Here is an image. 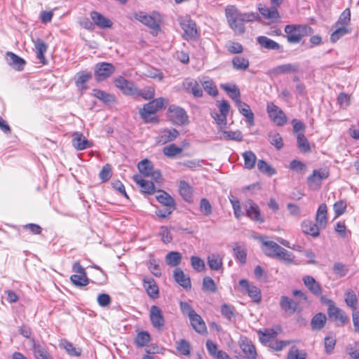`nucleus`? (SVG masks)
<instances>
[{
    "label": "nucleus",
    "mask_w": 359,
    "mask_h": 359,
    "mask_svg": "<svg viewBox=\"0 0 359 359\" xmlns=\"http://www.w3.org/2000/svg\"><path fill=\"white\" fill-rule=\"evenodd\" d=\"M90 18L93 22L102 29L110 28L112 26V22L100 13L97 11H92L90 14Z\"/></svg>",
    "instance_id": "nucleus-22"
},
{
    "label": "nucleus",
    "mask_w": 359,
    "mask_h": 359,
    "mask_svg": "<svg viewBox=\"0 0 359 359\" xmlns=\"http://www.w3.org/2000/svg\"><path fill=\"white\" fill-rule=\"evenodd\" d=\"M115 86L124 94L135 95L137 93V88L131 81L126 80L123 76H118L114 79Z\"/></svg>",
    "instance_id": "nucleus-12"
},
{
    "label": "nucleus",
    "mask_w": 359,
    "mask_h": 359,
    "mask_svg": "<svg viewBox=\"0 0 359 359\" xmlns=\"http://www.w3.org/2000/svg\"><path fill=\"white\" fill-rule=\"evenodd\" d=\"M327 208L326 204L322 203L319 205L316 215V222L321 227L322 229H325L326 227L327 223Z\"/></svg>",
    "instance_id": "nucleus-28"
},
{
    "label": "nucleus",
    "mask_w": 359,
    "mask_h": 359,
    "mask_svg": "<svg viewBox=\"0 0 359 359\" xmlns=\"http://www.w3.org/2000/svg\"><path fill=\"white\" fill-rule=\"evenodd\" d=\"M169 120L175 125L184 126L189 123V118L186 111L175 104L169 106L167 111Z\"/></svg>",
    "instance_id": "nucleus-3"
},
{
    "label": "nucleus",
    "mask_w": 359,
    "mask_h": 359,
    "mask_svg": "<svg viewBox=\"0 0 359 359\" xmlns=\"http://www.w3.org/2000/svg\"><path fill=\"white\" fill-rule=\"evenodd\" d=\"M336 339L332 335H327L325 337V351L327 354H331L335 347Z\"/></svg>",
    "instance_id": "nucleus-56"
},
{
    "label": "nucleus",
    "mask_w": 359,
    "mask_h": 359,
    "mask_svg": "<svg viewBox=\"0 0 359 359\" xmlns=\"http://www.w3.org/2000/svg\"><path fill=\"white\" fill-rule=\"evenodd\" d=\"M244 206L248 217L256 222H264L260 215L259 208L253 201L250 199L245 201Z\"/></svg>",
    "instance_id": "nucleus-15"
},
{
    "label": "nucleus",
    "mask_w": 359,
    "mask_h": 359,
    "mask_svg": "<svg viewBox=\"0 0 359 359\" xmlns=\"http://www.w3.org/2000/svg\"><path fill=\"white\" fill-rule=\"evenodd\" d=\"M204 90L210 95L216 96L218 90L212 79L204 77L200 80Z\"/></svg>",
    "instance_id": "nucleus-39"
},
{
    "label": "nucleus",
    "mask_w": 359,
    "mask_h": 359,
    "mask_svg": "<svg viewBox=\"0 0 359 359\" xmlns=\"http://www.w3.org/2000/svg\"><path fill=\"white\" fill-rule=\"evenodd\" d=\"M150 340V335L147 332H141L137 334L135 342L139 346H144Z\"/></svg>",
    "instance_id": "nucleus-64"
},
{
    "label": "nucleus",
    "mask_w": 359,
    "mask_h": 359,
    "mask_svg": "<svg viewBox=\"0 0 359 359\" xmlns=\"http://www.w3.org/2000/svg\"><path fill=\"white\" fill-rule=\"evenodd\" d=\"M165 156L168 157H174L182 152V149L176 146L175 144H169L163 149Z\"/></svg>",
    "instance_id": "nucleus-50"
},
{
    "label": "nucleus",
    "mask_w": 359,
    "mask_h": 359,
    "mask_svg": "<svg viewBox=\"0 0 359 359\" xmlns=\"http://www.w3.org/2000/svg\"><path fill=\"white\" fill-rule=\"evenodd\" d=\"M306 352L304 351H299L295 346H292L287 353V359H306Z\"/></svg>",
    "instance_id": "nucleus-58"
},
{
    "label": "nucleus",
    "mask_w": 359,
    "mask_h": 359,
    "mask_svg": "<svg viewBox=\"0 0 359 359\" xmlns=\"http://www.w3.org/2000/svg\"><path fill=\"white\" fill-rule=\"evenodd\" d=\"M257 334L259 340L262 344L270 343L271 339H275L278 333L273 329H264V330H259Z\"/></svg>",
    "instance_id": "nucleus-37"
},
{
    "label": "nucleus",
    "mask_w": 359,
    "mask_h": 359,
    "mask_svg": "<svg viewBox=\"0 0 359 359\" xmlns=\"http://www.w3.org/2000/svg\"><path fill=\"white\" fill-rule=\"evenodd\" d=\"M115 72V67L111 63L99 62L95 66L94 74L97 81H102L110 77Z\"/></svg>",
    "instance_id": "nucleus-6"
},
{
    "label": "nucleus",
    "mask_w": 359,
    "mask_h": 359,
    "mask_svg": "<svg viewBox=\"0 0 359 359\" xmlns=\"http://www.w3.org/2000/svg\"><path fill=\"white\" fill-rule=\"evenodd\" d=\"M232 65L235 69L244 71L249 67V60L242 56H236L232 60Z\"/></svg>",
    "instance_id": "nucleus-43"
},
{
    "label": "nucleus",
    "mask_w": 359,
    "mask_h": 359,
    "mask_svg": "<svg viewBox=\"0 0 359 359\" xmlns=\"http://www.w3.org/2000/svg\"><path fill=\"white\" fill-rule=\"evenodd\" d=\"M180 25L184 31V37L186 39H196L198 35L196 25L194 20L189 18H185L180 20Z\"/></svg>",
    "instance_id": "nucleus-10"
},
{
    "label": "nucleus",
    "mask_w": 359,
    "mask_h": 359,
    "mask_svg": "<svg viewBox=\"0 0 359 359\" xmlns=\"http://www.w3.org/2000/svg\"><path fill=\"white\" fill-rule=\"evenodd\" d=\"M244 159V167L246 169L250 170L254 168L257 157L252 151H247L243 154Z\"/></svg>",
    "instance_id": "nucleus-45"
},
{
    "label": "nucleus",
    "mask_w": 359,
    "mask_h": 359,
    "mask_svg": "<svg viewBox=\"0 0 359 359\" xmlns=\"http://www.w3.org/2000/svg\"><path fill=\"white\" fill-rule=\"evenodd\" d=\"M72 283L76 286H85L88 284V278L86 274H74L70 277Z\"/></svg>",
    "instance_id": "nucleus-53"
},
{
    "label": "nucleus",
    "mask_w": 359,
    "mask_h": 359,
    "mask_svg": "<svg viewBox=\"0 0 359 359\" xmlns=\"http://www.w3.org/2000/svg\"><path fill=\"white\" fill-rule=\"evenodd\" d=\"M346 352L352 359H359V343L349 344L346 347Z\"/></svg>",
    "instance_id": "nucleus-61"
},
{
    "label": "nucleus",
    "mask_w": 359,
    "mask_h": 359,
    "mask_svg": "<svg viewBox=\"0 0 359 359\" xmlns=\"http://www.w3.org/2000/svg\"><path fill=\"white\" fill-rule=\"evenodd\" d=\"M93 95L104 103H109L114 101V97L111 95L101 90H93Z\"/></svg>",
    "instance_id": "nucleus-57"
},
{
    "label": "nucleus",
    "mask_w": 359,
    "mask_h": 359,
    "mask_svg": "<svg viewBox=\"0 0 359 359\" xmlns=\"http://www.w3.org/2000/svg\"><path fill=\"white\" fill-rule=\"evenodd\" d=\"M327 317L323 313H316L311 320V327L313 330H321L325 325Z\"/></svg>",
    "instance_id": "nucleus-35"
},
{
    "label": "nucleus",
    "mask_w": 359,
    "mask_h": 359,
    "mask_svg": "<svg viewBox=\"0 0 359 359\" xmlns=\"http://www.w3.org/2000/svg\"><path fill=\"white\" fill-rule=\"evenodd\" d=\"M181 260L182 255L178 252H170L165 257L166 264L171 267L178 266L180 264Z\"/></svg>",
    "instance_id": "nucleus-42"
},
{
    "label": "nucleus",
    "mask_w": 359,
    "mask_h": 359,
    "mask_svg": "<svg viewBox=\"0 0 359 359\" xmlns=\"http://www.w3.org/2000/svg\"><path fill=\"white\" fill-rule=\"evenodd\" d=\"M6 59L7 63L9 65L12 66L13 68L18 70L22 69L25 64V62L22 58L18 57L11 52H8L6 53Z\"/></svg>",
    "instance_id": "nucleus-33"
},
{
    "label": "nucleus",
    "mask_w": 359,
    "mask_h": 359,
    "mask_svg": "<svg viewBox=\"0 0 359 359\" xmlns=\"http://www.w3.org/2000/svg\"><path fill=\"white\" fill-rule=\"evenodd\" d=\"M298 147L302 152H309L311 150L310 144L303 133H299L297 136Z\"/></svg>",
    "instance_id": "nucleus-52"
},
{
    "label": "nucleus",
    "mask_w": 359,
    "mask_h": 359,
    "mask_svg": "<svg viewBox=\"0 0 359 359\" xmlns=\"http://www.w3.org/2000/svg\"><path fill=\"white\" fill-rule=\"evenodd\" d=\"M34 46L36 53V57L39 60L42 65L46 64V59L44 56V53L46 52L48 46L46 43L40 39H37L34 41Z\"/></svg>",
    "instance_id": "nucleus-34"
},
{
    "label": "nucleus",
    "mask_w": 359,
    "mask_h": 359,
    "mask_svg": "<svg viewBox=\"0 0 359 359\" xmlns=\"http://www.w3.org/2000/svg\"><path fill=\"white\" fill-rule=\"evenodd\" d=\"M233 252L236 259L243 264L246 263L247 261V251L243 247H241L238 243H236L233 248Z\"/></svg>",
    "instance_id": "nucleus-49"
},
{
    "label": "nucleus",
    "mask_w": 359,
    "mask_h": 359,
    "mask_svg": "<svg viewBox=\"0 0 359 359\" xmlns=\"http://www.w3.org/2000/svg\"><path fill=\"white\" fill-rule=\"evenodd\" d=\"M344 300L346 305L352 309L353 311H356L358 306V299L355 293L352 290H347L344 294Z\"/></svg>",
    "instance_id": "nucleus-41"
},
{
    "label": "nucleus",
    "mask_w": 359,
    "mask_h": 359,
    "mask_svg": "<svg viewBox=\"0 0 359 359\" xmlns=\"http://www.w3.org/2000/svg\"><path fill=\"white\" fill-rule=\"evenodd\" d=\"M285 32L287 34V41L295 43L299 42L302 36L311 34L313 30L308 25H288L285 26Z\"/></svg>",
    "instance_id": "nucleus-2"
},
{
    "label": "nucleus",
    "mask_w": 359,
    "mask_h": 359,
    "mask_svg": "<svg viewBox=\"0 0 359 359\" xmlns=\"http://www.w3.org/2000/svg\"><path fill=\"white\" fill-rule=\"evenodd\" d=\"M278 8V6L272 4L271 6H267L262 4H259L258 6V9L261 15L264 18L272 21H276L280 18Z\"/></svg>",
    "instance_id": "nucleus-17"
},
{
    "label": "nucleus",
    "mask_w": 359,
    "mask_h": 359,
    "mask_svg": "<svg viewBox=\"0 0 359 359\" xmlns=\"http://www.w3.org/2000/svg\"><path fill=\"white\" fill-rule=\"evenodd\" d=\"M241 13L233 6H227L226 8V16L230 27L238 33H243L245 31L244 25L240 21Z\"/></svg>",
    "instance_id": "nucleus-4"
},
{
    "label": "nucleus",
    "mask_w": 359,
    "mask_h": 359,
    "mask_svg": "<svg viewBox=\"0 0 359 359\" xmlns=\"http://www.w3.org/2000/svg\"><path fill=\"white\" fill-rule=\"evenodd\" d=\"M280 308L288 314L299 313L302 311L299 303L287 296H281L280 299Z\"/></svg>",
    "instance_id": "nucleus-13"
},
{
    "label": "nucleus",
    "mask_w": 359,
    "mask_h": 359,
    "mask_svg": "<svg viewBox=\"0 0 359 359\" xmlns=\"http://www.w3.org/2000/svg\"><path fill=\"white\" fill-rule=\"evenodd\" d=\"M149 318L154 327L158 330H163L165 326V320L161 310L157 306H151Z\"/></svg>",
    "instance_id": "nucleus-11"
},
{
    "label": "nucleus",
    "mask_w": 359,
    "mask_h": 359,
    "mask_svg": "<svg viewBox=\"0 0 359 359\" xmlns=\"http://www.w3.org/2000/svg\"><path fill=\"white\" fill-rule=\"evenodd\" d=\"M179 135V132L176 129H165L162 130L158 137V142L165 144L175 140Z\"/></svg>",
    "instance_id": "nucleus-29"
},
{
    "label": "nucleus",
    "mask_w": 359,
    "mask_h": 359,
    "mask_svg": "<svg viewBox=\"0 0 359 359\" xmlns=\"http://www.w3.org/2000/svg\"><path fill=\"white\" fill-rule=\"evenodd\" d=\"M242 354L236 355L237 359H255L257 353L254 345L247 337H242L238 341Z\"/></svg>",
    "instance_id": "nucleus-5"
},
{
    "label": "nucleus",
    "mask_w": 359,
    "mask_h": 359,
    "mask_svg": "<svg viewBox=\"0 0 359 359\" xmlns=\"http://www.w3.org/2000/svg\"><path fill=\"white\" fill-rule=\"evenodd\" d=\"M262 243V250L264 254L270 257H275L278 250H280V245L273 241H266L263 237L259 238Z\"/></svg>",
    "instance_id": "nucleus-19"
},
{
    "label": "nucleus",
    "mask_w": 359,
    "mask_h": 359,
    "mask_svg": "<svg viewBox=\"0 0 359 359\" xmlns=\"http://www.w3.org/2000/svg\"><path fill=\"white\" fill-rule=\"evenodd\" d=\"M192 187L186 182L182 181L180 184V194L184 201L190 202L192 198Z\"/></svg>",
    "instance_id": "nucleus-40"
},
{
    "label": "nucleus",
    "mask_w": 359,
    "mask_h": 359,
    "mask_svg": "<svg viewBox=\"0 0 359 359\" xmlns=\"http://www.w3.org/2000/svg\"><path fill=\"white\" fill-rule=\"evenodd\" d=\"M257 41L262 48L268 50H279L280 48L279 43L264 36H258Z\"/></svg>",
    "instance_id": "nucleus-36"
},
{
    "label": "nucleus",
    "mask_w": 359,
    "mask_h": 359,
    "mask_svg": "<svg viewBox=\"0 0 359 359\" xmlns=\"http://www.w3.org/2000/svg\"><path fill=\"white\" fill-rule=\"evenodd\" d=\"M133 18L152 29L154 31H158L159 29V25L157 21L152 16L144 12H136L133 14Z\"/></svg>",
    "instance_id": "nucleus-16"
},
{
    "label": "nucleus",
    "mask_w": 359,
    "mask_h": 359,
    "mask_svg": "<svg viewBox=\"0 0 359 359\" xmlns=\"http://www.w3.org/2000/svg\"><path fill=\"white\" fill-rule=\"evenodd\" d=\"M158 194L156 198V200L166 207L168 209H170V210H174L175 209V202L173 198L169 195L167 192L163 190H158Z\"/></svg>",
    "instance_id": "nucleus-20"
},
{
    "label": "nucleus",
    "mask_w": 359,
    "mask_h": 359,
    "mask_svg": "<svg viewBox=\"0 0 359 359\" xmlns=\"http://www.w3.org/2000/svg\"><path fill=\"white\" fill-rule=\"evenodd\" d=\"M302 280L305 286L312 294L316 296H319L322 294V287L320 285L313 276H304Z\"/></svg>",
    "instance_id": "nucleus-21"
},
{
    "label": "nucleus",
    "mask_w": 359,
    "mask_h": 359,
    "mask_svg": "<svg viewBox=\"0 0 359 359\" xmlns=\"http://www.w3.org/2000/svg\"><path fill=\"white\" fill-rule=\"evenodd\" d=\"M92 75L90 72H81L77 74L76 80V86L82 90L86 89L87 86L86 83L91 79Z\"/></svg>",
    "instance_id": "nucleus-38"
},
{
    "label": "nucleus",
    "mask_w": 359,
    "mask_h": 359,
    "mask_svg": "<svg viewBox=\"0 0 359 359\" xmlns=\"http://www.w3.org/2000/svg\"><path fill=\"white\" fill-rule=\"evenodd\" d=\"M144 74L147 77L157 79L158 81H161L163 78V74L161 70L151 67H148Z\"/></svg>",
    "instance_id": "nucleus-55"
},
{
    "label": "nucleus",
    "mask_w": 359,
    "mask_h": 359,
    "mask_svg": "<svg viewBox=\"0 0 359 359\" xmlns=\"http://www.w3.org/2000/svg\"><path fill=\"white\" fill-rule=\"evenodd\" d=\"M299 65L297 63H287L278 65L273 69L276 75H280L286 73H294L299 70Z\"/></svg>",
    "instance_id": "nucleus-31"
},
{
    "label": "nucleus",
    "mask_w": 359,
    "mask_h": 359,
    "mask_svg": "<svg viewBox=\"0 0 359 359\" xmlns=\"http://www.w3.org/2000/svg\"><path fill=\"white\" fill-rule=\"evenodd\" d=\"M191 264L194 269L198 272H202L205 269L204 261L198 257L192 256L191 257Z\"/></svg>",
    "instance_id": "nucleus-59"
},
{
    "label": "nucleus",
    "mask_w": 359,
    "mask_h": 359,
    "mask_svg": "<svg viewBox=\"0 0 359 359\" xmlns=\"http://www.w3.org/2000/svg\"><path fill=\"white\" fill-rule=\"evenodd\" d=\"M236 107L239 112L246 118L249 126H253L255 125V116L250 106L245 102L239 101L236 104Z\"/></svg>",
    "instance_id": "nucleus-24"
},
{
    "label": "nucleus",
    "mask_w": 359,
    "mask_h": 359,
    "mask_svg": "<svg viewBox=\"0 0 359 359\" xmlns=\"http://www.w3.org/2000/svg\"><path fill=\"white\" fill-rule=\"evenodd\" d=\"M137 168L141 174L149 177L151 171L153 170V165L149 160L144 159L138 163Z\"/></svg>",
    "instance_id": "nucleus-48"
},
{
    "label": "nucleus",
    "mask_w": 359,
    "mask_h": 359,
    "mask_svg": "<svg viewBox=\"0 0 359 359\" xmlns=\"http://www.w3.org/2000/svg\"><path fill=\"white\" fill-rule=\"evenodd\" d=\"M239 285L246 291L249 297L252 298L255 302L259 303L261 302V290L259 287L250 285L246 279H241L239 281Z\"/></svg>",
    "instance_id": "nucleus-14"
},
{
    "label": "nucleus",
    "mask_w": 359,
    "mask_h": 359,
    "mask_svg": "<svg viewBox=\"0 0 359 359\" xmlns=\"http://www.w3.org/2000/svg\"><path fill=\"white\" fill-rule=\"evenodd\" d=\"M329 176L327 169L314 170L312 175L307 179L308 185L313 189H318L320 187L321 182Z\"/></svg>",
    "instance_id": "nucleus-8"
},
{
    "label": "nucleus",
    "mask_w": 359,
    "mask_h": 359,
    "mask_svg": "<svg viewBox=\"0 0 359 359\" xmlns=\"http://www.w3.org/2000/svg\"><path fill=\"white\" fill-rule=\"evenodd\" d=\"M203 290L212 293L217 291V286L212 278L209 276H205L203 278Z\"/></svg>",
    "instance_id": "nucleus-54"
},
{
    "label": "nucleus",
    "mask_w": 359,
    "mask_h": 359,
    "mask_svg": "<svg viewBox=\"0 0 359 359\" xmlns=\"http://www.w3.org/2000/svg\"><path fill=\"white\" fill-rule=\"evenodd\" d=\"M266 110L270 118L277 126H283L287 122V117L283 111L273 102H268Z\"/></svg>",
    "instance_id": "nucleus-7"
},
{
    "label": "nucleus",
    "mask_w": 359,
    "mask_h": 359,
    "mask_svg": "<svg viewBox=\"0 0 359 359\" xmlns=\"http://www.w3.org/2000/svg\"><path fill=\"white\" fill-rule=\"evenodd\" d=\"M223 137L226 140H232L236 141H241L243 135L241 131H222Z\"/></svg>",
    "instance_id": "nucleus-62"
},
{
    "label": "nucleus",
    "mask_w": 359,
    "mask_h": 359,
    "mask_svg": "<svg viewBox=\"0 0 359 359\" xmlns=\"http://www.w3.org/2000/svg\"><path fill=\"white\" fill-rule=\"evenodd\" d=\"M166 102L163 97L154 99L152 101L145 104L142 109L140 110V115L145 123H156L158 118L156 112L162 109Z\"/></svg>",
    "instance_id": "nucleus-1"
},
{
    "label": "nucleus",
    "mask_w": 359,
    "mask_h": 359,
    "mask_svg": "<svg viewBox=\"0 0 359 359\" xmlns=\"http://www.w3.org/2000/svg\"><path fill=\"white\" fill-rule=\"evenodd\" d=\"M302 231L304 233L309 234L313 237H317L320 234V231L323 229L316 222L311 220H305L302 224Z\"/></svg>",
    "instance_id": "nucleus-27"
},
{
    "label": "nucleus",
    "mask_w": 359,
    "mask_h": 359,
    "mask_svg": "<svg viewBox=\"0 0 359 359\" xmlns=\"http://www.w3.org/2000/svg\"><path fill=\"white\" fill-rule=\"evenodd\" d=\"M72 145L76 150H83L90 147L93 144L82 133L76 132L72 135Z\"/></svg>",
    "instance_id": "nucleus-18"
},
{
    "label": "nucleus",
    "mask_w": 359,
    "mask_h": 359,
    "mask_svg": "<svg viewBox=\"0 0 359 359\" xmlns=\"http://www.w3.org/2000/svg\"><path fill=\"white\" fill-rule=\"evenodd\" d=\"M33 349L34 356L36 359H44L50 355L45 348L39 344H34L33 346Z\"/></svg>",
    "instance_id": "nucleus-63"
},
{
    "label": "nucleus",
    "mask_w": 359,
    "mask_h": 359,
    "mask_svg": "<svg viewBox=\"0 0 359 359\" xmlns=\"http://www.w3.org/2000/svg\"><path fill=\"white\" fill-rule=\"evenodd\" d=\"M143 285L149 297L156 299L158 297V287L154 278H144Z\"/></svg>",
    "instance_id": "nucleus-26"
},
{
    "label": "nucleus",
    "mask_w": 359,
    "mask_h": 359,
    "mask_svg": "<svg viewBox=\"0 0 359 359\" xmlns=\"http://www.w3.org/2000/svg\"><path fill=\"white\" fill-rule=\"evenodd\" d=\"M62 345L68 354L72 356H79L81 353V349L80 348L74 347L70 342L65 341L62 342Z\"/></svg>",
    "instance_id": "nucleus-60"
},
{
    "label": "nucleus",
    "mask_w": 359,
    "mask_h": 359,
    "mask_svg": "<svg viewBox=\"0 0 359 359\" xmlns=\"http://www.w3.org/2000/svg\"><path fill=\"white\" fill-rule=\"evenodd\" d=\"M176 348L181 354L184 355H189L191 346L189 343L185 339H180L176 341Z\"/></svg>",
    "instance_id": "nucleus-51"
},
{
    "label": "nucleus",
    "mask_w": 359,
    "mask_h": 359,
    "mask_svg": "<svg viewBox=\"0 0 359 359\" xmlns=\"http://www.w3.org/2000/svg\"><path fill=\"white\" fill-rule=\"evenodd\" d=\"M269 138L270 143L273 145L277 149H280L283 147V142L281 135L276 132L271 131L269 133Z\"/></svg>",
    "instance_id": "nucleus-47"
},
{
    "label": "nucleus",
    "mask_w": 359,
    "mask_h": 359,
    "mask_svg": "<svg viewBox=\"0 0 359 359\" xmlns=\"http://www.w3.org/2000/svg\"><path fill=\"white\" fill-rule=\"evenodd\" d=\"M257 168L262 173L272 176L276 173V170L264 160L257 161Z\"/></svg>",
    "instance_id": "nucleus-46"
},
{
    "label": "nucleus",
    "mask_w": 359,
    "mask_h": 359,
    "mask_svg": "<svg viewBox=\"0 0 359 359\" xmlns=\"http://www.w3.org/2000/svg\"><path fill=\"white\" fill-rule=\"evenodd\" d=\"M173 277L175 280L182 287L189 290L191 287V280L189 276H186L184 271L180 269L176 268L173 272Z\"/></svg>",
    "instance_id": "nucleus-25"
},
{
    "label": "nucleus",
    "mask_w": 359,
    "mask_h": 359,
    "mask_svg": "<svg viewBox=\"0 0 359 359\" xmlns=\"http://www.w3.org/2000/svg\"><path fill=\"white\" fill-rule=\"evenodd\" d=\"M134 181L140 186L141 191L145 194L151 195L156 192L153 182L144 180L140 175H136L133 177Z\"/></svg>",
    "instance_id": "nucleus-23"
},
{
    "label": "nucleus",
    "mask_w": 359,
    "mask_h": 359,
    "mask_svg": "<svg viewBox=\"0 0 359 359\" xmlns=\"http://www.w3.org/2000/svg\"><path fill=\"white\" fill-rule=\"evenodd\" d=\"M208 264L210 269L217 271L222 266V259L218 255L211 254L208 257Z\"/></svg>",
    "instance_id": "nucleus-44"
},
{
    "label": "nucleus",
    "mask_w": 359,
    "mask_h": 359,
    "mask_svg": "<svg viewBox=\"0 0 359 359\" xmlns=\"http://www.w3.org/2000/svg\"><path fill=\"white\" fill-rule=\"evenodd\" d=\"M327 313L329 317L334 320H339L341 325L346 324L348 322V317L346 315L344 311L336 306L332 300H327Z\"/></svg>",
    "instance_id": "nucleus-9"
},
{
    "label": "nucleus",
    "mask_w": 359,
    "mask_h": 359,
    "mask_svg": "<svg viewBox=\"0 0 359 359\" xmlns=\"http://www.w3.org/2000/svg\"><path fill=\"white\" fill-rule=\"evenodd\" d=\"M191 326L196 332L198 333H203L206 332V325L201 316L194 313L189 318Z\"/></svg>",
    "instance_id": "nucleus-30"
},
{
    "label": "nucleus",
    "mask_w": 359,
    "mask_h": 359,
    "mask_svg": "<svg viewBox=\"0 0 359 359\" xmlns=\"http://www.w3.org/2000/svg\"><path fill=\"white\" fill-rule=\"evenodd\" d=\"M221 88L224 90L228 95L235 101L236 104L238 103V102L241 101V93L238 89V88L235 85L232 83H224L221 85Z\"/></svg>",
    "instance_id": "nucleus-32"
}]
</instances>
